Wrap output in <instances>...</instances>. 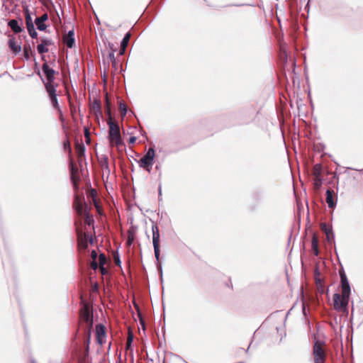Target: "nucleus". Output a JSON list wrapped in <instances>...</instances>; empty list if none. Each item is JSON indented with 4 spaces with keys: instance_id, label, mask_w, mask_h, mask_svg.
Listing matches in <instances>:
<instances>
[{
    "instance_id": "nucleus-47",
    "label": "nucleus",
    "mask_w": 363,
    "mask_h": 363,
    "mask_svg": "<svg viewBox=\"0 0 363 363\" xmlns=\"http://www.w3.org/2000/svg\"><path fill=\"white\" fill-rule=\"evenodd\" d=\"M24 58H28L29 55L26 50H24V54H23Z\"/></svg>"
},
{
    "instance_id": "nucleus-22",
    "label": "nucleus",
    "mask_w": 363,
    "mask_h": 363,
    "mask_svg": "<svg viewBox=\"0 0 363 363\" xmlns=\"http://www.w3.org/2000/svg\"><path fill=\"white\" fill-rule=\"evenodd\" d=\"M76 151L79 157H82L84 155L85 152V147L84 145L77 144L76 145Z\"/></svg>"
},
{
    "instance_id": "nucleus-23",
    "label": "nucleus",
    "mask_w": 363,
    "mask_h": 363,
    "mask_svg": "<svg viewBox=\"0 0 363 363\" xmlns=\"http://www.w3.org/2000/svg\"><path fill=\"white\" fill-rule=\"evenodd\" d=\"M119 109H120V111H121V114L123 117H124L127 112H128V108H127V106L125 104L122 103V102H120L119 104Z\"/></svg>"
},
{
    "instance_id": "nucleus-2",
    "label": "nucleus",
    "mask_w": 363,
    "mask_h": 363,
    "mask_svg": "<svg viewBox=\"0 0 363 363\" xmlns=\"http://www.w3.org/2000/svg\"><path fill=\"white\" fill-rule=\"evenodd\" d=\"M155 157V152L154 148L150 147L145 155L138 162L139 167L145 169L148 173H150Z\"/></svg>"
},
{
    "instance_id": "nucleus-15",
    "label": "nucleus",
    "mask_w": 363,
    "mask_h": 363,
    "mask_svg": "<svg viewBox=\"0 0 363 363\" xmlns=\"http://www.w3.org/2000/svg\"><path fill=\"white\" fill-rule=\"evenodd\" d=\"M45 89L50 96L56 94V86L54 82H46L45 83Z\"/></svg>"
},
{
    "instance_id": "nucleus-28",
    "label": "nucleus",
    "mask_w": 363,
    "mask_h": 363,
    "mask_svg": "<svg viewBox=\"0 0 363 363\" xmlns=\"http://www.w3.org/2000/svg\"><path fill=\"white\" fill-rule=\"evenodd\" d=\"M314 187L318 189L322 185V177H314Z\"/></svg>"
},
{
    "instance_id": "nucleus-39",
    "label": "nucleus",
    "mask_w": 363,
    "mask_h": 363,
    "mask_svg": "<svg viewBox=\"0 0 363 363\" xmlns=\"http://www.w3.org/2000/svg\"><path fill=\"white\" fill-rule=\"evenodd\" d=\"M48 14L47 13H44L43 15H42L40 17H38V18H39L41 21H45L47 19H48Z\"/></svg>"
},
{
    "instance_id": "nucleus-18",
    "label": "nucleus",
    "mask_w": 363,
    "mask_h": 363,
    "mask_svg": "<svg viewBox=\"0 0 363 363\" xmlns=\"http://www.w3.org/2000/svg\"><path fill=\"white\" fill-rule=\"evenodd\" d=\"M322 167L320 164H315L313 167V174L314 177H321Z\"/></svg>"
},
{
    "instance_id": "nucleus-21",
    "label": "nucleus",
    "mask_w": 363,
    "mask_h": 363,
    "mask_svg": "<svg viewBox=\"0 0 363 363\" xmlns=\"http://www.w3.org/2000/svg\"><path fill=\"white\" fill-rule=\"evenodd\" d=\"M50 101H51V104H52V106L55 108L59 109L60 108H59L58 100H57V94H53L52 96H50Z\"/></svg>"
},
{
    "instance_id": "nucleus-44",
    "label": "nucleus",
    "mask_w": 363,
    "mask_h": 363,
    "mask_svg": "<svg viewBox=\"0 0 363 363\" xmlns=\"http://www.w3.org/2000/svg\"><path fill=\"white\" fill-rule=\"evenodd\" d=\"M135 140H136V138L134 136H132L129 139V143H130V144L134 143L135 142Z\"/></svg>"
},
{
    "instance_id": "nucleus-29",
    "label": "nucleus",
    "mask_w": 363,
    "mask_h": 363,
    "mask_svg": "<svg viewBox=\"0 0 363 363\" xmlns=\"http://www.w3.org/2000/svg\"><path fill=\"white\" fill-rule=\"evenodd\" d=\"M106 113L108 116V119H109L110 117H112L111 107H110V103H109V101H108V99L107 96H106Z\"/></svg>"
},
{
    "instance_id": "nucleus-42",
    "label": "nucleus",
    "mask_w": 363,
    "mask_h": 363,
    "mask_svg": "<svg viewBox=\"0 0 363 363\" xmlns=\"http://www.w3.org/2000/svg\"><path fill=\"white\" fill-rule=\"evenodd\" d=\"M99 269L101 271V273L104 275L107 273L106 269L104 267V266H99Z\"/></svg>"
},
{
    "instance_id": "nucleus-19",
    "label": "nucleus",
    "mask_w": 363,
    "mask_h": 363,
    "mask_svg": "<svg viewBox=\"0 0 363 363\" xmlns=\"http://www.w3.org/2000/svg\"><path fill=\"white\" fill-rule=\"evenodd\" d=\"M34 23L39 30H45L47 28V26L45 25V22L41 21L39 18H38V17L35 18Z\"/></svg>"
},
{
    "instance_id": "nucleus-26",
    "label": "nucleus",
    "mask_w": 363,
    "mask_h": 363,
    "mask_svg": "<svg viewBox=\"0 0 363 363\" xmlns=\"http://www.w3.org/2000/svg\"><path fill=\"white\" fill-rule=\"evenodd\" d=\"M38 52L40 54H43L48 52V48L45 45H43L42 43L39 44L37 47Z\"/></svg>"
},
{
    "instance_id": "nucleus-34",
    "label": "nucleus",
    "mask_w": 363,
    "mask_h": 363,
    "mask_svg": "<svg viewBox=\"0 0 363 363\" xmlns=\"http://www.w3.org/2000/svg\"><path fill=\"white\" fill-rule=\"evenodd\" d=\"M96 330H97L98 335H100V333H101V334H103V335L105 334L104 327L103 325H97Z\"/></svg>"
},
{
    "instance_id": "nucleus-5",
    "label": "nucleus",
    "mask_w": 363,
    "mask_h": 363,
    "mask_svg": "<svg viewBox=\"0 0 363 363\" xmlns=\"http://www.w3.org/2000/svg\"><path fill=\"white\" fill-rule=\"evenodd\" d=\"M349 298H345L343 294L342 296L339 294H335L333 295V303L334 308L337 311H345L348 304Z\"/></svg>"
},
{
    "instance_id": "nucleus-12",
    "label": "nucleus",
    "mask_w": 363,
    "mask_h": 363,
    "mask_svg": "<svg viewBox=\"0 0 363 363\" xmlns=\"http://www.w3.org/2000/svg\"><path fill=\"white\" fill-rule=\"evenodd\" d=\"M130 38V33H127L124 35V37H123V40H122V41L121 43V49H120V51H119V54L121 55L124 54V52L125 51V48H126V47H127V45L128 44Z\"/></svg>"
},
{
    "instance_id": "nucleus-17",
    "label": "nucleus",
    "mask_w": 363,
    "mask_h": 363,
    "mask_svg": "<svg viewBox=\"0 0 363 363\" xmlns=\"http://www.w3.org/2000/svg\"><path fill=\"white\" fill-rule=\"evenodd\" d=\"M91 109L95 112L96 114H101V103L99 100H94L91 105Z\"/></svg>"
},
{
    "instance_id": "nucleus-4",
    "label": "nucleus",
    "mask_w": 363,
    "mask_h": 363,
    "mask_svg": "<svg viewBox=\"0 0 363 363\" xmlns=\"http://www.w3.org/2000/svg\"><path fill=\"white\" fill-rule=\"evenodd\" d=\"M152 245L154 248V252L156 259L158 261L160 259V230L157 224L152 225Z\"/></svg>"
},
{
    "instance_id": "nucleus-49",
    "label": "nucleus",
    "mask_w": 363,
    "mask_h": 363,
    "mask_svg": "<svg viewBox=\"0 0 363 363\" xmlns=\"http://www.w3.org/2000/svg\"><path fill=\"white\" fill-rule=\"evenodd\" d=\"M30 363H37L34 359H30Z\"/></svg>"
},
{
    "instance_id": "nucleus-7",
    "label": "nucleus",
    "mask_w": 363,
    "mask_h": 363,
    "mask_svg": "<svg viewBox=\"0 0 363 363\" xmlns=\"http://www.w3.org/2000/svg\"><path fill=\"white\" fill-rule=\"evenodd\" d=\"M342 294L345 298H349L350 286L347 278L344 272H340Z\"/></svg>"
},
{
    "instance_id": "nucleus-3",
    "label": "nucleus",
    "mask_w": 363,
    "mask_h": 363,
    "mask_svg": "<svg viewBox=\"0 0 363 363\" xmlns=\"http://www.w3.org/2000/svg\"><path fill=\"white\" fill-rule=\"evenodd\" d=\"M324 342L320 340H316L313 347V354L315 363H325L326 354L323 349Z\"/></svg>"
},
{
    "instance_id": "nucleus-38",
    "label": "nucleus",
    "mask_w": 363,
    "mask_h": 363,
    "mask_svg": "<svg viewBox=\"0 0 363 363\" xmlns=\"http://www.w3.org/2000/svg\"><path fill=\"white\" fill-rule=\"evenodd\" d=\"M91 267L94 270H96L98 268V264L96 260H92V262H91Z\"/></svg>"
},
{
    "instance_id": "nucleus-9",
    "label": "nucleus",
    "mask_w": 363,
    "mask_h": 363,
    "mask_svg": "<svg viewBox=\"0 0 363 363\" xmlns=\"http://www.w3.org/2000/svg\"><path fill=\"white\" fill-rule=\"evenodd\" d=\"M74 208L79 216H83L87 213L86 208L84 206L79 196H76L74 199Z\"/></svg>"
},
{
    "instance_id": "nucleus-14",
    "label": "nucleus",
    "mask_w": 363,
    "mask_h": 363,
    "mask_svg": "<svg viewBox=\"0 0 363 363\" xmlns=\"http://www.w3.org/2000/svg\"><path fill=\"white\" fill-rule=\"evenodd\" d=\"M326 202L328 207L330 208H333L336 206V202L333 199V191L330 189H327L326 191Z\"/></svg>"
},
{
    "instance_id": "nucleus-1",
    "label": "nucleus",
    "mask_w": 363,
    "mask_h": 363,
    "mask_svg": "<svg viewBox=\"0 0 363 363\" xmlns=\"http://www.w3.org/2000/svg\"><path fill=\"white\" fill-rule=\"evenodd\" d=\"M107 124L109 128L108 135L111 142L115 143L116 145H121V136L118 124L113 121L112 117L107 120Z\"/></svg>"
},
{
    "instance_id": "nucleus-32",
    "label": "nucleus",
    "mask_w": 363,
    "mask_h": 363,
    "mask_svg": "<svg viewBox=\"0 0 363 363\" xmlns=\"http://www.w3.org/2000/svg\"><path fill=\"white\" fill-rule=\"evenodd\" d=\"M63 147L65 150H67L69 152H71V146L70 143L68 140L64 142Z\"/></svg>"
},
{
    "instance_id": "nucleus-45",
    "label": "nucleus",
    "mask_w": 363,
    "mask_h": 363,
    "mask_svg": "<svg viewBox=\"0 0 363 363\" xmlns=\"http://www.w3.org/2000/svg\"><path fill=\"white\" fill-rule=\"evenodd\" d=\"M58 111H59V113H60V121L63 122L65 121V118H64V116L62 115V111L60 108L58 109Z\"/></svg>"
},
{
    "instance_id": "nucleus-6",
    "label": "nucleus",
    "mask_w": 363,
    "mask_h": 363,
    "mask_svg": "<svg viewBox=\"0 0 363 363\" xmlns=\"http://www.w3.org/2000/svg\"><path fill=\"white\" fill-rule=\"evenodd\" d=\"M24 15L26 18V27L28 32L32 38H37L38 33L35 28L34 23L28 9L24 8Z\"/></svg>"
},
{
    "instance_id": "nucleus-25",
    "label": "nucleus",
    "mask_w": 363,
    "mask_h": 363,
    "mask_svg": "<svg viewBox=\"0 0 363 363\" xmlns=\"http://www.w3.org/2000/svg\"><path fill=\"white\" fill-rule=\"evenodd\" d=\"M84 216H85V220H84L85 224H86L88 225H93V223H94L93 217L91 216H90L88 212L86 213H85Z\"/></svg>"
},
{
    "instance_id": "nucleus-40",
    "label": "nucleus",
    "mask_w": 363,
    "mask_h": 363,
    "mask_svg": "<svg viewBox=\"0 0 363 363\" xmlns=\"http://www.w3.org/2000/svg\"><path fill=\"white\" fill-rule=\"evenodd\" d=\"M91 257L92 258L93 260H96V257H97V252H96V250H92L91 252Z\"/></svg>"
},
{
    "instance_id": "nucleus-35",
    "label": "nucleus",
    "mask_w": 363,
    "mask_h": 363,
    "mask_svg": "<svg viewBox=\"0 0 363 363\" xmlns=\"http://www.w3.org/2000/svg\"><path fill=\"white\" fill-rule=\"evenodd\" d=\"M133 335L131 333H129V335L127 339L126 346L127 347H129L131 345V343L133 342Z\"/></svg>"
},
{
    "instance_id": "nucleus-33",
    "label": "nucleus",
    "mask_w": 363,
    "mask_h": 363,
    "mask_svg": "<svg viewBox=\"0 0 363 363\" xmlns=\"http://www.w3.org/2000/svg\"><path fill=\"white\" fill-rule=\"evenodd\" d=\"M77 234H78V238L80 239L81 237H84V243H85V246L86 247L87 246V244H86V238H87V235L86 233H82V232H79V230H77Z\"/></svg>"
},
{
    "instance_id": "nucleus-37",
    "label": "nucleus",
    "mask_w": 363,
    "mask_h": 363,
    "mask_svg": "<svg viewBox=\"0 0 363 363\" xmlns=\"http://www.w3.org/2000/svg\"><path fill=\"white\" fill-rule=\"evenodd\" d=\"M326 237H327V240L328 242H331L332 240L334 239V234L332 232V233H328L326 235Z\"/></svg>"
},
{
    "instance_id": "nucleus-30",
    "label": "nucleus",
    "mask_w": 363,
    "mask_h": 363,
    "mask_svg": "<svg viewBox=\"0 0 363 363\" xmlns=\"http://www.w3.org/2000/svg\"><path fill=\"white\" fill-rule=\"evenodd\" d=\"M99 265L100 266H104V264H106V257L104 254L101 253L99 255Z\"/></svg>"
},
{
    "instance_id": "nucleus-43",
    "label": "nucleus",
    "mask_w": 363,
    "mask_h": 363,
    "mask_svg": "<svg viewBox=\"0 0 363 363\" xmlns=\"http://www.w3.org/2000/svg\"><path fill=\"white\" fill-rule=\"evenodd\" d=\"M84 135L86 139L89 140V132L87 128L84 129Z\"/></svg>"
},
{
    "instance_id": "nucleus-16",
    "label": "nucleus",
    "mask_w": 363,
    "mask_h": 363,
    "mask_svg": "<svg viewBox=\"0 0 363 363\" xmlns=\"http://www.w3.org/2000/svg\"><path fill=\"white\" fill-rule=\"evenodd\" d=\"M82 316L84 319L85 321L89 322L91 320V316L90 314V311L89 309V307L86 306H84L82 311Z\"/></svg>"
},
{
    "instance_id": "nucleus-10",
    "label": "nucleus",
    "mask_w": 363,
    "mask_h": 363,
    "mask_svg": "<svg viewBox=\"0 0 363 363\" xmlns=\"http://www.w3.org/2000/svg\"><path fill=\"white\" fill-rule=\"evenodd\" d=\"M9 47L14 54L18 53L21 49V45L18 43L17 40L13 37L9 38Z\"/></svg>"
},
{
    "instance_id": "nucleus-46",
    "label": "nucleus",
    "mask_w": 363,
    "mask_h": 363,
    "mask_svg": "<svg viewBox=\"0 0 363 363\" xmlns=\"http://www.w3.org/2000/svg\"><path fill=\"white\" fill-rule=\"evenodd\" d=\"M140 324L143 327V329L145 330V322L144 320L142 319V318L140 317Z\"/></svg>"
},
{
    "instance_id": "nucleus-24",
    "label": "nucleus",
    "mask_w": 363,
    "mask_h": 363,
    "mask_svg": "<svg viewBox=\"0 0 363 363\" xmlns=\"http://www.w3.org/2000/svg\"><path fill=\"white\" fill-rule=\"evenodd\" d=\"M312 248H313V250L314 252V254L315 255H318V240L317 239L313 237V240H312Z\"/></svg>"
},
{
    "instance_id": "nucleus-20",
    "label": "nucleus",
    "mask_w": 363,
    "mask_h": 363,
    "mask_svg": "<svg viewBox=\"0 0 363 363\" xmlns=\"http://www.w3.org/2000/svg\"><path fill=\"white\" fill-rule=\"evenodd\" d=\"M135 240L134 231L132 229L128 230V239H127V245H131Z\"/></svg>"
},
{
    "instance_id": "nucleus-27",
    "label": "nucleus",
    "mask_w": 363,
    "mask_h": 363,
    "mask_svg": "<svg viewBox=\"0 0 363 363\" xmlns=\"http://www.w3.org/2000/svg\"><path fill=\"white\" fill-rule=\"evenodd\" d=\"M320 228L321 230L325 233V235L328 233H332V228L328 226L325 223H321Z\"/></svg>"
},
{
    "instance_id": "nucleus-50",
    "label": "nucleus",
    "mask_w": 363,
    "mask_h": 363,
    "mask_svg": "<svg viewBox=\"0 0 363 363\" xmlns=\"http://www.w3.org/2000/svg\"><path fill=\"white\" fill-rule=\"evenodd\" d=\"M105 163H106V167L108 168V162H107V161H106Z\"/></svg>"
},
{
    "instance_id": "nucleus-31",
    "label": "nucleus",
    "mask_w": 363,
    "mask_h": 363,
    "mask_svg": "<svg viewBox=\"0 0 363 363\" xmlns=\"http://www.w3.org/2000/svg\"><path fill=\"white\" fill-rule=\"evenodd\" d=\"M41 43L44 45H45L46 47L50 45L52 42L50 39L48 38H41Z\"/></svg>"
},
{
    "instance_id": "nucleus-41",
    "label": "nucleus",
    "mask_w": 363,
    "mask_h": 363,
    "mask_svg": "<svg viewBox=\"0 0 363 363\" xmlns=\"http://www.w3.org/2000/svg\"><path fill=\"white\" fill-rule=\"evenodd\" d=\"M114 261L116 265H121V260L118 255L114 257Z\"/></svg>"
},
{
    "instance_id": "nucleus-8",
    "label": "nucleus",
    "mask_w": 363,
    "mask_h": 363,
    "mask_svg": "<svg viewBox=\"0 0 363 363\" xmlns=\"http://www.w3.org/2000/svg\"><path fill=\"white\" fill-rule=\"evenodd\" d=\"M42 71L45 75L47 82H54L55 80V70L50 67L47 64H43L42 67Z\"/></svg>"
},
{
    "instance_id": "nucleus-48",
    "label": "nucleus",
    "mask_w": 363,
    "mask_h": 363,
    "mask_svg": "<svg viewBox=\"0 0 363 363\" xmlns=\"http://www.w3.org/2000/svg\"><path fill=\"white\" fill-rule=\"evenodd\" d=\"M158 194H159V196H162V186H161V185L159 186Z\"/></svg>"
},
{
    "instance_id": "nucleus-36",
    "label": "nucleus",
    "mask_w": 363,
    "mask_h": 363,
    "mask_svg": "<svg viewBox=\"0 0 363 363\" xmlns=\"http://www.w3.org/2000/svg\"><path fill=\"white\" fill-rule=\"evenodd\" d=\"M108 58L112 62L113 64L116 63V58H115V55H114L113 51H112L111 52L109 53Z\"/></svg>"
},
{
    "instance_id": "nucleus-13",
    "label": "nucleus",
    "mask_w": 363,
    "mask_h": 363,
    "mask_svg": "<svg viewBox=\"0 0 363 363\" xmlns=\"http://www.w3.org/2000/svg\"><path fill=\"white\" fill-rule=\"evenodd\" d=\"M8 25L15 34L19 33L23 30L18 21L15 19L10 20L8 23Z\"/></svg>"
},
{
    "instance_id": "nucleus-11",
    "label": "nucleus",
    "mask_w": 363,
    "mask_h": 363,
    "mask_svg": "<svg viewBox=\"0 0 363 363\" xmlns=\"http://www.w3.org/2000/svg\"><path fill=\"white\" fill-rule=\"evenodd\" d=\"M63 41L68 48H72L74 45V31L69 30L64 37Z\"/></svg>"
}]
</instances>
